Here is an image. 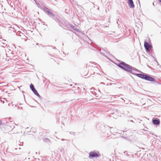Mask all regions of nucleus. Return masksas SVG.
<instances>
[{
	"instance_id": "1",
	"label": "nucleus",
	"mask_w": 161,
	"mask_h": 161,
	"mask_svg": "<svg viewBox=\"0 0 161 161\" xmlns=\"http://www.w3.org/2000/svg\"><path fill=\"white\" fill-rule=\"evenodd\" d=\"M118 65L119 67L123 69L124 70L129 72L133 74L136 75L139 77L145 79L146 75L140 74H135L134 71H135L136 69L135 68H132L131 66L126 64L124 62H122L119 63L118 64Z\"/></svg>"
},
{
	"instance_id": "12",
	"label": "nucleus",
	"mask_w": 161,
	"mask_h": 161,
	"mask_svg": "<svg viewBox=\"0 0 161 161\" xmlns=\"http://www.w3.org/2000/svg\"><path fill=\"white\" fill-rule=\"evenodd\" d=\"M31 90L33 92H34V91H35V90H36V89L34 87V88H32V89Z\"/></svg>"
},
{
	"instance_id": "9",
	"label": "nucleus",
	"mask_w": 161,
	"mask_h": 161,
	"mask_svg": "<svg viewBox=\"0 0 161 161\" xmlns=\"http://www.w3.org/2000/svg\"><path fill=\"white\" fill-rule=\"evenodd\" d=\"M111 85L113 87L116 88L118 86V84H111Z\"/></svg>"
},
{
	"instance_id": "5",
	"label": "nucleus",
	"mask_w": 161,
	"mask_h": 161,
	"mask_svg": "<svg viewBox=\"0 0 161 161\" xmlns=\"http://www.w3.org/2000/svg\"><path fill=\"white\" fill-rule=\"evenodd\" d=\"M145 80L150 81H155V80L153 78L146 75Z\"/></svg>"
},
{
	"instance_id": "10",
	"label": "nucleus",
	"mask_w": 161,
	"mask_h": 161,
	"mask_svg": "<svg viewBox=\"0 0 161 161\" xmlns=\"http://www.w3.org/2000/svg\"><path fill=\"white\" fill-rule=\"evenodd\" d=\"M71 27L73 29H74L75 30H76L77 31H78V29H77L76 28H75V27L74 26H72Z\"/></svg>"
},
{
	"instance_id": "4",
	"label": "nucleus",
	"mask_w": 161,
	"mask_h": 161,
	"mask_svg": "<svg viewBox=\"0 0 161 161\" xmlns=\"http://www.w3.org/2000/svg\"><path fill=\"white\" fill-rule=\"evenodd\" d=\"M128 4L129 7L131 8L134 7V5L132 0H128Z\"/></svg>"
},
{
	"instance_id": "13",
	"label": "nucleus",
	"mask_w": 161,
	"mask_h": 161,
	"mask_svg": "<svg viewBox=\"0 0 161 161\" xmlns=\"http://www.w3.org/2000/svg\"><path fill=\"white\" fill-rule=\"evenodd\" d=\"M2 123V122H1V121H0V125Z\"/></svg>"
},
{
	"instance_id": "6",
	"label": "nucleus",
	"mask_w": 161,
	"mask_h": 161,
	"mask_svg": "<svg viewBox=\"0 0 161 161\" xmlns=\"http://www.w3.org/2000/svg\"><path fill=\"white\" fill-rule=\"evenodd\" d=\"M144 46L145 48L147 51H148L151 47V46L147 42H145L144 44Z\"/></svg>"
},
{
	"instance_id": "7",
	"label": "nucleus",
	"mask_w": 161,
	"mask_h": 161,
	"mask_svg": "<svg viewBox=\"0 0 161 161\" xmlns=\"http://www.w3.org/2000/svg\"><path fill=\"white\" fill-rule=\"evenodd\" d=\"M153 123L155 125H159L160 121L158 119H155L153 120Z\"/></svg>"
},
{
	"instance_id": "14",
	"label": "nucleus",
	"mask_w": 161,
	"mask_h": 161,
	"mask_svg": "<svg viewBox=\"0 0 161 161\" xmlns=\"http://www.w3.org/2000/svg\"><path fill=\"white\" fill-rule=\"evenodd\" d=\"M159 1L161 3V0H159Z\"/></svg>"
},
{
	"instance_id": "3",
	"label": "nucleus",
	"mask_w": 161,
	"mask_h": 161,
	"mask_svg": "<svg viewBox=\"0 0 161 161\" xmlns=\"http://www.w3.org/2000/svg\"><path fill=\"white\" fill-rule=\"evenodd\" d=\"M45 12H47L48 14L50 16L53 17L54 16V14L48 8H45Z\"/></svg>"
},
{
	"instance_id": "8",
	"label": "nucleus",
	"mask_w": 161,
	"mask_h": 161,
	"mask_svg": "<svg viewBox=\"0 0 161 161\" xmlns=\"http://www.w3.org/2000/svg\"><path fill=\"white\" fill-rule=\"evenodd\" d=\"M34 94L36 95L38 97H40V95L39 94V93L37 92V91L36 90H35V91L33 92Z\"/></svg>"
},
{
	"instance_id": "11",
	"label": "nucleus",
	"mask_w": 161,
	"mask_h": 161,
	"mask_svg": "<svg viewBox=\"0 0 161 161\" xmlns=\"http://www.w3.org/2000/svg\"><path fill=\"white\" fill-rule=\"evenodd\" d=\"M30 87L31 89V90H32V89L34 87L33 85L32 84H31V85L30 86Z\"/></svg>"
},
{
	"instance_id": "2",
	"label": "nucleus",
	"mask_w": 161,
	"mask_h": 161,
	"mask_svg": "<svg viewBox=\"0 0 161 161\" xmlns=\"http://www.w3.org/2000/svg\"><path fill=\"white\" fill-rule=\"evenodd\" d=\"M89 155L90 158L96 157L98 156V154L95 152H91L90 153Z\"/></svg>"
}]
</instances>
